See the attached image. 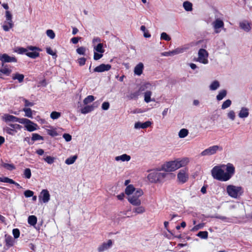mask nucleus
I'll return each mask as SVG.
<instances>
[{"label": "nucleus", "mask_w": 252, "mask_h": 252, "mask_svg": "<svg viewBox=\"0 0 252 252\" xmlns=\"http://www.w3.org/2000/svg\"><path fill=\"white\" fill-rule=\"evenodd\" d=\"M234 173L235 167L231 163L217 165L211 170V174L213 178L221 181L229 180Z\"/></svg>", "instance_id": "nucleus-1"}, {"label": "nucleus", "mask_w": 252, "mask_h": 252, "mask_svg": "<svg viewBox=\"0 0 252 252\" xmlns=\"http://www.w3.org/2000/svg\"><path fill=\"white\" fill-rule=\"evenodd\" d=\"M125 193L127 196V199L129 202L133 206H139L141 204L140 199L143 194V191L141 189H136L132 185H128L125 189Z\"/></svg>", "instance_id": "nucleus-2"}, {"label": "nucleus", "mask_w": 252, "mask_h": 252, "mask_svg": "<svg viewBox=\"0 0 252 252\" xmlns=\"http://www.w3.org/2000/svg\"><path fill=\"white\" fill-rule=\"evenodd\" d=\"M189 162V158H178L174 160L166 162L162 165L161 170L165 172H173L186 166Z\"/></svg>", "instance_id": "nucleus-3"}, {"label": "nucleus", "mask_w": 252, "mask_h": 252, "mask_svg": "<svg viewBox=\"0 0 252 252\" xmlns=\"http://www.w3.org/2000/svg\"><path fill=\"white\" fill-rule=\"evenodd\" d=\"M19 54H25L32 59H36L39 56V52L41 49L39 47L33 46H28L26 48L18 47L15 51Z\"/></svg>", "instance_id": "nucleus-4"}, {"label": "nucleus", "mask_w": 252, "mask_h": 252, "mask_svg": "<svg viewBox=\"0 0 252 252\" xmlns=\"http://www.w3.org/2000/svg\"><path fill=\"white\" fill-rule=\"evenodd\" d=\"M167 175V174L165 173L154 171L148 174L147 178L150 182L156 183L158 182H161Z\"/></svg>", "instance_id": "nucleus-5"}, {"label": "nucleus", "mask_w": 252, "mask_h": 252, "mask_svg": "<svg viewBox=\"0 0 252 252\" xmlns=\"http://www.w3.org/2000/svg\"><path fill=\"white\" fill-rule=\"evenodd\" d=\"M228 194L231 197L236 198L242 195L243 192V188L241 187L228 185L226 188Z\"/></svg>", "instance_id": "nucleus-6"}, {"label": "nucleus", "mask_w": 252, "mask_h": 252, "mask_svg": "<svg viewBox=\"0 0 252 252\" xmlns=\"http://www.w3.org/2000/svg\"><path fill=\"white\" fill-rule=\"evenodd\" d=\"M189 179V168L185 167L180 170L177 174V181L181 184L186 183Z\"/></svg>", "instance_id": "nucleus-7"}, {"label": "nucleus", "mask_w": 252, "mask_h": 252, "mask_svg": "<svg viewBox=\"0 0 252 252\" xmlns=\"http://www.w3.org/2000/svg\"><path fill=\"white\" fill-rule=\"evenodd\" d=\"M222 148L218 145H214L205 149L200 153L201 156H210L215 155L218 151H221Z\"/></svg>", "instance_id": "nucleus-8"}, {"label": "nucleus", "mask_w": 252, "mask_h": 252, "mask_svg": "<svg viewBox=\"0 0 252 252\" xmlns=\"http://www.w3.org/2000/svg\"><path fill=\"white\" fill-rule=\"evenodd\" d=\"M21 124H24L26 129L30 132L35 130L37 126L36 124L26 118H23V119L21 120Z\"/></svg>", "instance_id": "nucleus-9"}, {"label": "nucleus", "mask_w": 252, "mask_h": 252, "mask_svg": "<svg viewBox=\"0 0 252 252\" xmlns=\"http://www.w3.org/2000/svg\"><path fill=\"white\" fill-rule=\"evenodd\" d=\"M198 57L197 61L203 64L208 63V53L207 51L204 49H200L198 53Z\"/></svg>", "instance_id": "nucleus-10"}, {"label": "nucleus", "mask_w": 252, "mask_h": 252, "mask_svg": "<svg viewBox=\"0 0 252 252\" xmlns=\"http://www.w3.org/2000/svg\"><path fill=\"white\" fill-rule=\"evenodd\" d=\"M0 61H1L2 63H17V59L15 57H11L6 54L0 53Z\"/></svg>", "instance_id": "nucleus-11"}, {"label": "nucleus", "mask_w": 252, "mask_h": 252, "mask_svg": "<svg viewBox=\"0 0 252 252\" xmlns=\"http://www.w3.org/2000/svg\"><path fill=\"white\" fill-rule=\"evenodd\" d=\"M39 200L44 203L48 202L50 198V195L47 189H43L38 196Z\"/></svg>", "instance_id": "nucleus-12"}, {"label": "nucleus", "mask_w": 252, "mask_h": 252, "mask_svg": "<svg viewBox=\"0 0 252 252\" xmlns=\"http://www.w3.org/2000/svg\"><path fill=\"white\" fill-rule=\"evenodd\" d=\"M150 86V83H146L145 84V87L146 88H142V87L139 88L138 91L131 93L129 96V98L131 99H136L140 94V92L143 91L146 89H151V88H148Z\"/></svg>", "instance_id": "nucleus-13"}, {"label": "nucleus", "mask_w": 252, "mask_h": 252, "mask_svg": "<svg viewBox=\"0 0 252 252\" xmlns=\"http://www.w3.org/2000/svg\"><path fill=\"white\" fill-rule=\"evenodd\" d=\"M213 27L215 29V32L216 33H219L220 32L219 29L223 27L224 23L221 20L217 19L213 23Z\"/></svg>", "instance_id": "nucleus-14"}, {"label": "nucleus", "mask_w": 252, "mask_h": 252, "mask_svg": "<svg viewBox=\"0 0 252 252\" xmlns=\"http://www.w3.org/2000/svg\"><path fill=\"white\" fill-rule=\"evenodd\" d=\"M152 123L150 121H147L145 123H141L140 122H138L135 123L134 128L136 129L139 128H146L151 125Z\"/></svg>", "instance_id": "nucleus-15"}, {"label": "nucleus", "mask_w": 252, "mask_h": 252, "mask_svg": "<svg viewBox=\"0 0 252 252\" xmlns=\"http://www.w3.org/2000/svg\"><path fill=\"white\" fill-rule=\"evenodd\" d=\"M110 69V64H101L94 69V72H101L104 71L109 70Z\"/></svg>", "instance_id": "nucleus-16"}, {"label": "nucleus", "mask_w": 252, "mask_h": 252, "mask_svg": "<svg viewBox=\"0 0 252 252\" xmlns=\"http://www.w3.org/2000/svg\"><path fill=\"white\" fill-rule=\"evenodd\" d=\"M251 24L248 21L244 20L239 23L240 27L244 31L248 32L251 30Z\"/></svg>", "instance_id": "nucleus-17"}, {"label": "nucleus", "mask_w": 252, "mask_h": 252, "mask_svg": "<svg viewBox=\"0 0 252 252\" xmlns=\"http://www.w3.org/2000/svg\"><path fill=\"white\" fill-rule=\"evenodd\" d=\"M25 76L23 74H20L19 72H16L12 74V79L13 80H17L19 83H23L24 80Z\"/></svg>", "instance_id": "nucleus-18"}, {"label": "nucleus", "mask_w": 252, "mask_h": 252, "mask_svg": "<svg viewBox=\"0 0 252 252\" xmlns=\"http://www.w3.org/2000/svg\"><path fill=\"white\" fill-rule=\"evenodd\" d=\"M144 69V65L143 63H139L138 64H137L134 69V74L136 75L140 76L141 75Z\"/></svg>", "instance_id": "nucleus-19"}, {"label": "nucleus", "mask_w": 252, "mask_h": 252, "mask_svg": "<svg viewBox=\"0 0 252 252\" xmlns=\"http://www.w3.org/2000/svg\"><path fill=\"white\" fill-rule=\"evenodd\" d=\"M5 246L9 248L14 245V241L11 236L7 234L5 235Z\"/></svg>", "instance_id": "nucleus-20"}, {"label": "nucleus", "mask_w": 252, "mask_h": 252, "mask_svg": "<svg viewBox=\"0 0 252 252\" xmlns=\"http://www.w3.org/2000/svg\"><path fill=\"white\" fill-rule=\"evenodd\" d=\"M23 118H18L13 115L7 114L5 116V120L6 122H19L21 123V120Z\"/></svg>", "instance_id": "nucleus-21"}, {"label": "nucleus", "mask_w": 252, "mask_h": 252, "mask_svg": "<svg viewBox=\"0 0 252 252\" xmlns=\"http://www.w3.org/2000/svg\"><path fill=\"white\" fill-rule=\"evenodd\" d=\"M2 68L0 69V72L6 76H9L12 72V70L7 65L2 63Z\"/></svg>", "instance_id": "nucleus-22"}, {"label": "nucleus", "mask_w": 252, "mask_h": 252, "mask_svg": "<svg viewBox=\"0 0 252 252\" xmlns=\"http://www.w3.org/2000/svg\"><path fill=\"white\" fill-rule=\"evenodd\" d=\"M130 156L126 154H124L119 156L116 157L115 158L116 161L121 160L122 161H128L130 160Z\"/></svg>", "instance_id": "nucleus-23"}, {"label": "nucleus", "mask_w": 252, "mask_h": 252, "mask_svg": "<svg viewBox=\"0 0 252 252\" xmlns=\"http://www.w3.org/2000/svg\"><path fill=\"white\" fill-rule=\"evenodd\" d=\"M192 44H193V43H191V45H189V44L185 45L184 46L177 48L176 49L177 50L178 54L183 53L184 52H186V51H187L190 48V46L193 45Z\"/></svg>", "instance_id": "nucleus-24"}, {"label": "nucleus", "mask_w": 252, "mask_h": 252, "mask_svg": "<svg viewBox=\"0 0 252 252\" xmlns=\"http://www.w3.org/2000/svg\"><path fill=\"white\" fill-rule=\"evenodd\" d=\"M249 109L246 107H242L239 113L238 116L241 118H245L249 116Z\"/></svg>", "instance_id": "nucleus-25"}, {"label": "nucleus", "mask_w": 252, "mask_h": 252, "mask_svg": "<svg viewBox=\"0 0 252 252\" xmlns=\"http://www.w3.org/2000/svg\"><path fill=\"white\" fill-rule=\"evenodd\" d=\"M110 246V240L107 241V243H103L98 248V251L100 252L108 249Z\"/></svg>", "instance_id": "nucleus-26"}, {"label": "nucleus", "mask_w": 252, "mask_h": 252, "mask_svg": "<svg viewBox=\"0 0 252 252\" xmlns=\"http://www.w3.org/2000/svg\"><path fill=\"white\" fill-rule=\"evenodd\" d=\"M137 207L134 208L132 210L133 212L136 214H143L145 212V208L144 207L142 206H137Z\"/></svg>", "instance_id": "nucleus-27"}, {"label": "nucleus", "mask_w": 252, "mask_h": 252, "mask_svg": "<svg viewBox=\"0 0 252 252\" xmlns=\"http://www.w3.org/2000/svg\"><path fill=\"white\" fill-rule=\"evenodd\" d=\"M227 94V91L225 90H222L220 91L218 94L216 96V98L218 101L222 100L226 96Z\"/></svg>", "instance_id": "nucleus-28"}, {"label": "nucleus", "mask_w": 252, "mask_h": 252, "mask_svg": "<svg viewBox=\"0 0 252 252\" xmlns=\"http://www.w3.org/2000/svg\"><path fill=\"white\" fill-rule=\"evenodd\" d=\"M28 222L31 225L34 226L37 223V218L36 216L32 215L28 217Z\"/></svg>", "instance_id": "nucleus-29"}, {"label": "nucleus", "mask_w": 252, "mask_h": 252, "mask_svg": "<svg viewBox=\"0 0 252 252\" xmlns=\"http://www.w3.org/2000/svg\"><path fill=\"white\" fill-rule=\"evenodd\" d=\"M13 23L5 21L3 25L2 26V28L4 31L8 32L10 29L13 28Z\"/></svg>", "instance_id": "nucleus-30"}, {"label": "nucleus", "mask_w": 252, "mask_h": 252, "mask_svg": "<svg viewBox=\"0 0 252 252\" xmlns=\"http://www.w3.org/2000/svg\"><path fill=\"white\" fill-rule=\"evenodd\" d=\"M94 49L95 51L103 53L104 52V50L103 49V44L101 43H98L96 45H94Z\"/></svg>", "instance_id": "nucleus-31"}, {"label": "nucleus", "mask_w": 252, "mask_h": 252, "mask_svg": "<svg viewBox=\"0 0 252 252\" xmlns=\"http://www.w3.org/2000/svg\"><path fill=\"white\" fill-rule=\"evenodd\" d=\"M183 7L184 9L187 11H190L192 9V3L188 1H185L183 3Z\"/></svg>", "instance_id": "nucleus-32"}, {"label": "nucleus", "mask_w": 252, "mask_h": 252, "mask_svg": "<svg viewBox=\"0 0 252 252\" xmlns=\"http://www.w3.org/2000/svg\"><path fill=\"white\" fill-rule=\"evenodd\" d=\"M189 134V131L186 128L181 129L178 133L179 137L181 138H183L186 137Z\"/></svg>", "instance_id": "nucleus-33"}, {"label": "nucleus", "mask_w": 252, "mask_h": 252, "mask_svg": "<svg viewBox=\"0 0 252 252\" xmlns=\"http://www.w3.org/2000/svg\"><path fill=\"white\" fill-rule=\"evenodd\" d=\"M93 109L94 108L92 106L87 105L81 109V112L82 114H87L93 111Z\"/></svg>", "instance_id": "nucleus-34"}, {"label": "nucleus", "mask_w": 252, "mask_h": 252, "mask_svg": "<svg viewBox=\"0 0 252 252\" xmlns=\"http://www.w3.org/2000/svg\"><path fill=\"white\" fill-rule=\"evenodd\" d=\"M152 94V93L150 91H146L144 93V100L146 102L149 103L152 101V99H151Z\"/></svg>", "instance_id": "nucleus-35"}, {"label": "nucleus", "mask_w": 252, "mask_h": 252, "mask_svg": "<svg viewBox=\"0 0 252 252\" xmlns=\"http://www.w3.org/2000/svg\"><path fill=\"white\" fill-rule=\"evenodd\" d=\"M220 83L218 81L215 80L213 81L210 86V89L212 91H215L218 89L220 87Z\"/></svg>", "instance_id": "nucleus-36"}, {"label": "nucleus", "mask_w": 252, "mask_h": 252, "mask_svg": "<svg viewBox=\"0 0 252 252\" xmlns=\"http://www.w3.org/2000/svg\"><path fill=\"white\" fill-rule=\"evenodd\" d=\"M77 158V156H73L72 157H70L65 160V163L68 165L72 164L75 161Z\"/></svg>", "instance_id": "nucleus-37"}, {"label": "nucleus", "mask_w": 252, "mask_h": 252, "mask_svg": "<svg viewBox=\"0 0 252 252\" xmlns=\"http://www.w3.org/2000/svg\"><path fill=\"white\" fill-rule=\"evenodd\" d=\"M32 176L31 170L30 168H26L23 173V177L27 179H30Z\"/></svg>", "instance_id": "nucleus-38"}, {"label": "nucleus", "mask_w": 252, "mask_h": 252, "mask_svg": "<svg viewBox=\"0 0 252 252\" xmlns=\"http://www.w3.org/2000/svg\"><path fill=\"white\" fill-rule=\"evenodd\" d=\"M23 110L25 113V116L31 118H32V110L31 108H23Z\"/></svg>", "instance_id": "nucleus-39"}, {"label": "nucleus", "mask_w": 252, "mask_h": 252, "mask_svg": "<svg viewBox=\"0 0 252 252\" xmlns=\"http://www.w3.org/2000/svg\"><path fill=\"white\" fill-rule=\"evenodd\" d=\"M94 99V96L93 95H88L87 97H86L84 100L83 102L85 104H87L93 101Z\"/></svg>", "instance_id": "nucleus-40"}, {"label": "nucleus", "mask_w": 252, "mask_h": 252, "mask_svg": "<svg viewBox=\"0 0 252 252\" xmlns=\"http://www.w3.org/2000/svg\"><path fill=\"white\" fill-rule=\"evenodd\" d=\"M0 182H3V183H7L9 184H14V181L13 180L11 179H10L8 177H0Z\"/></svg>", "instance_id": "nucleus-41"}, {"label": "nucleus", "mask_w": 252, "mask_h": 252, "mask_svg": "<svg viewBox=\"0 0 252 252\" xmlns=\"http://www.w3.org/2000/svg\"><path fill=\"white\" fill-rule=\"evenodd\" d=\"M197 236L202 239H207L208 236V232L206 231H200L197 234Z\"/></svg>", "instance_id": "nucleus-42"}, {"label": "nucleus", "mask_w": 252, "mask_h": 252, "mask_svg": "<svg viewBox=\"0 0 252 252\" xmlns=\"http://www.w3.org/2000/svg\"><path fill=\"white\" fill-rule=\"evenodd\" d=\"M32 140L33 141L43 140V137L37 133H33L32 134Z\"/></svg>", "instance_id": "nucleus-43"}, {"label": "nucleus", "mask_w": 252, "mask_h": 252, "mask_svg": "<svg viewBox=\"0 0 252 252\" xmlns=\"http://www.w3.org/2000/svg\"><path fill=\"white\" fill-rule=\"evenodd\" d=\"M61 115L60 112H58L57 111H53L50 114V117L53 119H58Z\"/></svg>", "instance_id": "nucleus-44"}, {"label": "nucleus", "mask_w": 252, "mask_h": 252, "mask_svg": "<svg viewBox=\"0 0 252 252\" xmlns=\"http://www.w3.org/2000/svg\"><path fill=\"white\" fill-rule=\"evenodd\" d=\"M231 104V101L230 99H227L225 101L223 102L221 105L222 109H225L226 108L229 107Z\"/></svg>", "instance_id": "nucleus-45"}, {"label": "nucleus", "mask_w": 252, "mask_h": 252, "mask_svg": "<svg viewBox=\"0 0 252 252\" xmlns=\"http://www.w3.org/2000/svg\"><path fill=\"white\" fill-rule=\"evenodd\" d=\"M55 158L51 156H47L44 160L48 164H51L55 161Z\"/></svg>", "instance_id": "nucleus-46"}, {"label": "nucleus", "mask_w": 252, "mask_h": 252, "mask_svg": "<svg viewBox=\"0 0 252 252\" xmlns=\"http://www.w3.org/2000/svg\"><path fill=\"white\" fill-rule=\"evenodd\" d=\"M160 38L166 41H170L171 40V37L164 32L161 33Z\"/></svg>", "instance_id": "nucleus-47"}, {"label": "nucleus", "mask_w": 252, "mask_h": 252, "mask_svg": "<svg viewBox=\"0 0 252 252\" xmlns=\"http://www.w3.org/2000/svg\"><path fill=\"white\" fill-rule=\"evenodd\" d=\"M5 17L6 19V22L13 23L12 20V15L11 13L9 11H6L5 12Z\"/></svg>", "instance_id": "nucleus-48"}, {"label": "nucleus", "mask_w": 252, "mask_h": 252, "mask_svg": "<svg viewBox=\"0 0 252 252\" xmlns=\"http://www.w3.org/2000/svg\"><path fill=\"white\" fill-rule=\"evenodd\" d=\"M12 233L15 239H17L19 237L20 232L19 229L14 228L12 230Z\"/></svg>", "instance_id": "nucleus-49"}, {"label": "nucleus", "mask_w": 252, "mask_h": 252, "mask_svg": "<svg viewBox=\"0 0 252 252\" xmlns=\"http://www.w3.org/2000/svg\"><path fill=\"white\" fill-rule=\"evenodd\" d=\"M204 226V223H202L195 225L191 229L192 231H196L202 228Z\"/></svg>", "instance_id": "nucleus-50"}, {"label": "nucleus", "mask_w": 252, "mask_h": 252, "mask_svg": "<svg viewBox=\"0 0 252 252\" xmlns=\"http://www.w3.org/2000/svg\"><path fill=\"white\" fill-rule=\"evenodd\" d=\"M76 52L80 55H85L86 52V48L84 47H80L76 49Z\"/></svg>", "instance_id": "nucleus-51"}, {"label": "nucleus", "mask_w": 252, "mask_h": 252, "mask_svg": "<svg viewBox=\"0 0 252 252\" xmlns=\"http://www.w3.org/2000/svg\"><path fill=\"white\" fill-rule=\"evenodd\" d=\"M46 34L51 39H54L55 37V34L52 30H48L46 31Z\"/></svg>", "instance_id": "nucleus-52"}, {"label": "nucleus", "mask_w": 252, "mask_h": 252, "mask_svg": "<svg viewBox=\"0 0 252 252\" xmlns=\"http://www.w3.org/2000/svg\"><path fill=\"white\" fill-rule=\"evenodd\" d=\"M227 117L231 120H234L235 118V113L234 111L231 110L227 113Z\"/></svg>", "instance_id": "nucleus-53"}, {"label": "nucleus", "mask_w": 252, "mask_h": 252, "mask_svg": "<svg viewBox=\"0 0 252 252\" xmlns=\"http://www.w3.org/2000/svg\"><path fill=\"white\" fill-rule=\"evenodd\" d=\"M77 62L80 66H83L85 64L86 59L84 57L80 58L77 60Z\"/></svg>", "instance_id": "nucleus-54"}, {"label": "nucleus", "mask_w": 252, "mask_h": 252, "mask_svg": "<svg viewBox=\"0 0 252 252\" xmlns=\"http://www.w3.org/2000/svg\"><path fill=\"white\" fill-rule=\"evenodd\" d=\"M5 130L7 133L11 135H14L17 132L16 130L12 129L11 127H6Z\"/></svg>", "instance_id": "nucleus-55"}, {"label": "nucleus", "mask_w": 252, "mask_h": 252, "mask_svg": "<svg viewBox=\"0 0 252 252\" xmlns=\"http://www.w3.org/2000/svg\"><path fill=\"white\" fill-rule=\"evenodd\" d=\"M33 191L30 190H27L24 192V195L26 197H30L33 195Z\"/></svg>", "instance_id": "nucleus-56"}, {"label": "nucleus", "mask_w": 252, "mask_h": 252, "mask_svg": "<svg viewBox=\"0 0 252 252\" xmlns=\"http://www.w3.org/2000/svg\"><path fill=\"white\" fill-rule=\"evenodd\" d=\"M103 56V55L102 53H98L97 52H94V60H98L102 58Z\"/></svg>", "instance_id": "nucleus-57"}, {"label": "nucleus", "mask_w": 252, "mask_h": 252, "mask_svg": "<svg viewBox=\"0 0 252 252\" xmlns=\"http://www.w3.org/2000/svg\"><path fill=\"white\" fill-rule=\"evenodd\" d=\"M46 52L50 55H52L53 56H55V57H57V56L56 53L53 52V51L52 50V49L50 47L46 48Z\"/></svg>", "instance_id": "nucleus-58"}, {"label": "nucleus", "mask_w": 252, "mask_h": 252, "mask_svg": "<svg viewBox=\"0 0 252 252\" xmlns=\"http://www.w3.org/2000/svg\"><path fill=\"white\" fill-rule=\"evenodd\" d=\"M9 126L12 128V129H14V130H16V129H20L22 127V126H20V125H18V124H10L9 125Z\"/></svg>", "instance_id": "nucleus-59"}, {"label": "nucleus", "mask_w": 252, "mask_h": 252, "mask_svg": "<svg viewBox=\"0 0 252 252\" xmlns=\"http://www.w3.org/2000/svg\"><path fill=\"white\" fill-rule=\"evenodd\" d=\"M23 101H24V102L25 103V106L26 107L32 106L34 105V103L33 102H30L28 100H27V99H26L25 98H24L23 99Z\"/></svg>", "instance_id": "nucleus-60"}, {"label": "nucleus", "mask_w": 252, "mask_h": 252, "mask_svg": "<svg viewBox=\"0 0 252 252\" xmlns=\"http://www.w3.org/2000/svg\"><path fill=\"white\" fill-rule=\"evenodd\" d=\"M63 137L64 138L66 141L69 142L71 141L72 137L68 133H64L63 135Z\"/></svg>", "instance_id": "nucleus-61"}, {"label": "nucleus", "mask_w": 252, "mask_h": 252, "mask_svg": "<svg viewBox=\"0 0 252 252\" xmlns=\"http://www.w3.org/2000/svg\"><path fill=\"white\" fill-rule=\"evenodd\" d=\"M4 166L9 170H12L15 168V166L12 164L6 163L5 164Z\"/></svg>", "instance_id": "nucleus-62"}, {"label": "nucleus", "mask_w": 252, "mask_h": 252, "mask_svg": "<svg viewBox=\"0 0 252 252\" xmlns=\"http://www.w3.org/2000/svg\"><path fill=\"white\" fill-rule=\"evenodd\" d=\"M109 105L110 104L108 102H104L102 104V108L104 110H108L109 109Z\"/></svg>", "instance_id": "nucleus-63"}, {"label": "nucleus", "mask_w": 252, "mask_h": 252, "mask_svg": "<svg viewBox=\"0 0 252 252\" xmlns=\"http://www.w3.org/2000/svg\"><path fill=\"white\" fill-rule=\"evenodd\" d=\"M48 134L52 136H55L58 134L57 131L55 130H48Z\"/></svg>", "instance_id": "nucleus-64"}]
</instances>
